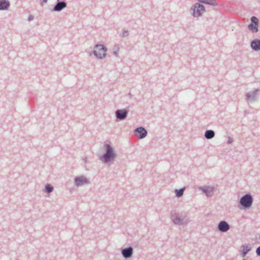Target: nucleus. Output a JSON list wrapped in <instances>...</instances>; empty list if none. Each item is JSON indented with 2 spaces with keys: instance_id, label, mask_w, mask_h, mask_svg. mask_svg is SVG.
Here are the masks:
<instances>
[{
  "instance_id": "nucleus-13",
  "label": "nucleus",
  "mask_w": 260,
  "mask_h": 260,
  "mask_svg": "<svg viewBox=\"0 0 260 260\" xmlns=\"http://www.w3.org/2000/svg\"><path fill=\"white\" fill-rule=\"evenodd\" d=\"M242 250H239V255L242 257H245L247 253L250 251L252 248L248 244H245L241 246Z\"/></svg>"
},
{
  "instance_id": "nucleus-2",
  "label": "nucleus",
  "mask_w": 260,
  "mask_h": 260,
  "mask_svg": "<svg viewBox=\"0 0 260 260\" xmlns=\"http://www.w3.org/2000/svg\"><path fill=\"white\" fill-rule=\"evenodd\" d=\"M205 11V6L198 3H195L190 9L191 15L194 17H200L202 16Z\"/></svg>"
},
{
  "instance_id": "nucleus-12",
  "label": "nucleus",
  "mask_w": 260,
  "mask_h": 260,
  "mask_svg": "<svg viewBox=\"0 0 260 260\" xmlns=\"http://www.w3.org/2000/svg\"><path fill=\"white\" fill-rule=\"evenodd\" d=\"M133 254V248L129 246L123 248L121 250V254L125 258H130Z\"/></svg>"
},
{
  "instance_id": "nucleus-16",
  "label": "nucleus",
  "mask_w": 260,
  "mask_h": 260,
  "mask_svg": "<svg viewBox=\"0 0 260 260\" xmlns=\"http://www.w3.org/2000/svg\"><path fill=\"white\" fill-rule=\"evenodd\" d=\"M201 189L207 197H211L213 194L214 188L210 186H204L201 187Z\"/></svg>"
},
{
  "instance_id": "nucleus-14",
  "label": "nucleus",
  "mask_w": 260,
  "mask_h": 260,
  "mask_svg": "<svg viewBox=\"0 0 260 260\" xmlns=\"http://www.w3.org/2000/svg\"><path fill=\"white\" fill-rule=\"evenodd\" d=\"M75 184L77 186H81L88 183V179L84 176L76 177L74 178Z\"/></svg>"
},
{
  "instance_id": "nucleus-8",
  "label": "nucleus",
  "mask_w": 260,
  "mask_h": 260,
  "mask_svg": "<svg viewBox=\"0 0 260 260\" xmlns=\"http://www.w3.org/2000/svg\"><path fill=\"white\" fill-rule=\"evenodd\" d=\"M128 110L126 109H118L115 111V116L117 120L121 121L127 117Z\"/></svg>"
},
{
  "instance_id": "nucleus-21",
  "label": "nucleus",
  "mask_w": 260,
  "mask_h": 260,
  "mask_svg": "<svg viewBox=\"0 0 260 260\" xmlns=\"http://www.w3.org/2000/svg\"><path fill=\"white\" fill-rule=\"evenodd\" d=\"M184 189L183 188H180L179 189L175 190V194L176 196L178 198L181 197L184 193Z\"/></svg>"
},
{
  "instance_id": "nucleus-26",
  "label": "nucleus",
  "mask_w": 260,
  "mask_h": 260,
  "mask_svg": "<svg viewBox=\"0 0 260 260\" xmlns=\"http://www.w3.org/2000/svg\"><path fill=\"white\" fill-rule=\"evenodd\" d=\"M113 54L116 56H118V51H114L113 52Z\"/></svg>"
},
{
  "instance_id": "nucleus-4",
  "label": "nucleus",
  "mask_w": 260,
  "mask_h": 260,
  "mask_svg": "<svg viewBox=\"0 0 260 260\" xmlns=\"http://www.w3.org/2000/svg\"><path fill=\"white\" fill-rule=\"evenodd\" d=\"M107 48L104 45L102 44H96L94 48L93 53L96 58L102 59L106 56V52Z\"/></svg>"
},
{
  "instance_id": "nucleus-22",
  "label": "nucleus",
  "mask_w": 260,
  "mask_h": 260,
  "mask_svg": "<svg viewBox=\"0 0 260 260\" xmlns=\"http://www.w3.org/2000/svg\"><path fill=\"white\" fill-rule=\"evenodd\" d=\"M128 35H129V31H128V30H124L122 32L121 36L122 37H125L128 36Z\"/></svg>"
},
{
  "instance_id": "nucleus-11",
  "label": "nucleus",
  "mask_w": 260,
  "mask_h": 260,
  "mask_svg": "<svg viewBox=\"0 0 260 260\" xmlns=\"http://www.w3.org/2000/svg\"><path fill=\"white\" fill-rule=\"evenodd\" d=\"M217 228L219 231L225 233L230 230V226L226 221L221 220L218 223Z\"/></svg>"
},
{
  "instance_id": "nucleus-7",
  "label": "nucleus",
  "mask_w": 260,
  "mask_h": 260,
  "mask_svg": "<svg viewBox=\"0 0 260 260\" xmlns=\"http://www.w3.org/2000/svg\"><path fill=\"white\" fill-rule=\"evenodd\" d=\"M251 23L248 25V28L252 32H257L258 31V19L255 16H252L250 18Z\"/></svg>"
},
{
  "instance_id": "nucleus-20",
  "label": "nucleus",
  "mask_w": 260,
  "mask_h": 260,
  "mask_svg": "<svg viewBox=\"0 0 260 260\" xmlns=\"http://www.w3.org/2000/svg\"><path fill=\"white\" fill-rule=\"evenodd\" d=\"M53 189V186L50 184H47L45 186V191L48 193H50L52 192Z\"/></svg>"
},
{
  "instance_id": "nucleus-10",
  "label": "nucleus",
  "mask_w": 260,
  "mask_h": 260,
  "mask_svg": "<svg viewBox=\"0 0 260 260\" xmlns=\"http://www.w3.org/2000/svg\"><path fill=\"white\" fill-rule=\"evenodd\" d=\"M67 7V4L64 0H57L56 4L54 5L52 11L60 12Z\"/></svg>"
},
{
  "instance_id": "nucleus-18",
  "label": "nucleus",
  "mask_w": 260,
  "mask_h": 260,
  "mask_svg": "<svg viewBox=\"0 0 260 260\" xmlns=\"http://www.w3.org/2000/svg\"><path fill=\"white\" fill-rule=\"evenodd\" d=\"M204 136L206 139H211L215 136V132L213 130L208 129L205 131Z\"/></svg>"
},
{
  "instance_id": "nucleus-28",
  "label": "nucleus",
  "mask_w": 260,
  "mask_h": 260,
  "mask_svg": "<svg viewBox=\"0 0 260 260\" xmlns=\"http://www.w3.org/2000/svg\"><path fill=\"white\" fill-rule=\"evenodd\" d=\"M128 95L129 96V97H130L131 98H132V94H131V93H128Z\"/></svg>"
},
{
  "instance_id": "nucleus-29",
  "label": "nucleus",
  "mask_w": 260,
  "mask_h": 260,
  "mask_svg": "<svg viewBox=\"0 0 260 260\" xmlns=\"http://www.w3.org/2000/svg\"><path fill=\"white\" fill-rule=\"evenodd\" d=\"M258 239H259V240H260V235H259Z\"/></svg>"
},
{
  "instance_id": "nucleus-23",
  "label": "nucleus",
  "mask_w": 260,
  "mask_h": 260,
  "mask_svg": "<svg viewBox=\"0 0 260 260\" xmlns=\"http://www.w3.org/2000/svg\"><path fill=\"white\" fill-rule=\"evenodd\" d=\"M255 253L257 256H260V246L256 249Z\"/></svg>"
},
{
  "instance_id": "nucleus-5",
  "label": "nucleus",
  "mask_w": 260,
  "mask_h": 260,
  "mask_svg": "<svg viewBox=\"0 0 260 260\" xmlns=\"http://www.w3.org/2000/svg\"><path fill=\"white\" fill-rule=\"evenodd\" d=\"M171 219L175 224L186 225L189 222V219L187 216L181 217L177 214H171Z\"/></svg>"
},
{
  "instance_id": "nucleus-1",
  "label": "nucleus",
  "mask_w": 260,
  "mask_h": 260,
  "mask_svg": "<svg viewBox=\"0 0 260 260\" xmlns=\"http://www.w3.org/2000/svg\"><path fill=\"white\" fill-rule=\"evenodd\" d=\"M105 152L100 156V159L104 163L107 164L113 160L116 157V153L110 144H105L104 145Z\"/></svg>"
},
{
  "instance_id": "nucleus-6",
  "label": "nucleus",
  "mask_w": 260,
  "mask_h": 260,
  "mask_svg": "<svg viewBox=\"0 0 260 260\" xmlns=\"http://www.w3.org/2000/svg\"><path fill=\"white\" fill-rule=\"evenodd\" d=\"M260 91L259 88H255L252 91L246 93V100L248 103L254 102L257 100L258 92Z\"/></svg>"
},
{
  "instance_id": "nucleus-15",
  "label": "nucleus",
  "mask_w": 260,
  "mask_h": 260,
  "mask_svg": "<svg viewBox=\"0 0 260 260\" xmlns=\"http://www.w3.org/2000/svg\"><path fill=\"white\" fill-rule=\"evenodd\" d=\"M250 46L252 50L255 51H258L260 50V40L255 39L252 40L250 43Z\"/></svg>"
},
{
  "instance_id": "nucleus-27",
  "label": "nucleus",
  "mask_w": 260,
  "mask_h": 260,
  "mask_svg": "<svg viewBox=\"0 0 260 260\" xmlns=\"http://www.w3.org/2000/svg\"><path fill=\"white\" fill-rule=\"evenodd\" d=\"M47 1H48V0H42V2L45 3H47Z\"/></svg>"
},
{
  "instance_id": "nucleus-17",
  "label": "nucleus",
  "mask_w": 260,
  "mask_h": 260,
  "mask_svg": "<svg viewBox=\"0 0 260 260\" xmlns=\"http://www.w3.org/2000/svg\"><path fill=\"white\" fill-rule=\"evenodd\" d=\"M10 6V4L8 0H0V11L8 10Z\"/></svg>"
},
{
  "instance_id": "nucleus-24",
  "label": "nucleus",
  "mask_w": 260,
  "mask_h": 260,
  "mask_svg": "<svg viewBox=\"0 0 260 260\" xmlns=\"http://www.w3.org/2000/svg\"><path fill=\"white\" fill-rule=\"evenodd\" d=\"M34 16L32 15H29L28 17V21H31V20H32L34 19Z\"/></svg>"
},
{
  "instance_id": "nucleus-19",
  "label": "nucleus",
  "mask_w": 260,
  "mask_h": 260,
  "mask_svg": "<svg viewBox=\"0 0 260 260\" xmlns=\"http://www.w3.org/2000/svg\"><path fill=\"white\" fill-rule=\"evenodd\" d=\"M200 3L208 4L211 6H215L217 5V3L215 0H197Z\"/></svg>"
},
{
  "instance_id": "nucleus-3",
  "label": "nucleus",
  "mask_w": 260,
  "mask_h": 260,
  "mask_svg": "<svg viewBox=\"0 0 260 260\" xmlns=\"http://www.w3.org/2000/svg\"><path fill=\"white\" fill-rule=\"evenodd\" d=\"M240 204L242 206V208L249 209L253 203V198L249 193L243 196L240 199Z\"/></svg>"
},
{
  "instance_id": "nucleus-9",
  "label": "nucleus",
  "mask_w": 260,
  "mask_h": 260,
  "mask_svg": "<svg viewBox=\"0 0 260 260\" xmlns=\"http://www.w3.org/2000/svg\"><path fill=\"white\" fill-rule=\"evenodd\" d=\"M135 135L139 139H142L145 138L148 134L147 130L143 127L140 126L134 130Z\"/></svg>"
},
{
  "instance_id": "nucleus-25",
  "label": "nucleus",
  "mask_w": 260,
  "mask_h": 260,
  "mask_svg": "<svg viewBox=\"0 0 260 260\" xmlns=\"http://www.w3.org/2000/svg\"><path fill=\"white\" fill-rule=\"evenodd\" d=\"M233 139L231 137H229V139L228 140V143L231 144L233 142Z\"/></svg>"
}]
</instances>
